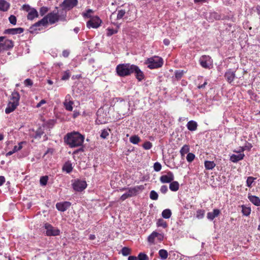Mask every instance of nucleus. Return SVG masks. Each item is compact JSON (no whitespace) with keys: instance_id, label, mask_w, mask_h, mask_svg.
I'll return each instance as SVG.
<instances>
[{"instance_id":"393cba45","label":"nucleus","mask_w":260,"mask_h":260,"mask_svg":"<svg viewBox=\"0 0 260 260\" xmlns=\"http://www.w3.org/2000/svg\"><path fill=\"white\" fill-rule=\"evenodd\" d=\"M169 188L173 191H176L179 189V184L177 181H172L170 182Z\"/></svg>"},{"instance_id":"f704fd0d","label":"nucleus","mask_w":260,"mask_h":260,"mask_svg":"<svg viewBox=\"0 0 260 260\" xmlns=\"http://www.w3.org/2000/svg\"><path fill=\"white\" fill-rule=\"evenodd\" d=\"M156 237V232H153L148 237V242L150 243H154V239Z\"/></svg>"},{"instance_id":"09e8293b","label":"nucleus","mask_w":260,"mask_h":260,"mask_svg":"<svg viewBox=\"0 0 260 260\" xmlns=\"http://www.w3.org/2000/svg\"><path fill=\"white\" fill-rule=\"evenodd\" d=\"M157 224L158 226H162L163 228H166L167 226L166 222L162 219H159Z\"/></svg>"},{"instance_id":"a18cd8bd","label":"nucleus","mask_w":260,"mask_h":260,"mask_svg":"<svg viewBox=\"0 0 260 260\" xmlns=\"http://www.w3.org/2000/svg\"><path fill=\"white\" fill-rule=\"evenodd\" d=\"M125 11L124 10H120L118 11L117 19H121L125 15Z\"/></svg>"},{"instance_id":"3c124183","label":"nucleus","mask_w":260,"mask_h":260,"mask_svg":"<svg viewBox=\"0 0 260 260\" xmlns=\"http://www.w3.org/2000/svg\"><path fill=\"white\" fill-rule=\"evenodd\" d=\"M48 11V8L46 7H42L40 9V15L43 16Z\"/></svg>"},{"instance_id":"2f4dec72","label":"nucleus","mask_w":260,"mask_h":260,"mask_svg":"<svg viewBox=\"0 0 260 260\" xmlns=\"http://www.w3.org/2000/svg\"><path fill=\"white\" fill-rule=\"evenodd\" d=\"M140 140V138L137 135L133 136L129 138L130 142L134 144H138Z\"/></svg>"},{"instance_id":"aec40b11","label":"nucleus","mask_w":260,"mask_h":260,"mask_svg":"<svg viewBox=\"0 0 260 260\" xmlns=\"http://www.w3.org/2000/svg\"><path fill=\"white\" fill-rule=\"evenodd\" d=\"M245 155L243 153L238 154H232L230 157V160L233 162H237L238 161L242 160Z\"/></svg>"},{"instance_id":"473e14b6","label":"nucleus","mask_w":260,"mask_h":260,"mask_svg":"<svg viewBox=\"0 0 260 260\" xmlns=\"http://www.w3.org/2000/svg\"><path fill=\"white\" fill-rule=\"evenodd\" d=\"M189 151V148L188 145H184L181 149L180 152L182 156H184V155L187 153Z\"/></svg>"},{"instance_id":"58836bf2","label":"nucleus","mask_w":260,"mask_h":260,"mask_svg":"<svg viewBox=\"0 0 260 260\" xmlns=\"http://www.w3.org/2000/svg\"><path fill=\"white\" fill-rule=\"evenodd\" d=\"M137 257L138 260H149L148 256L144 253H140Z\"/></svg>"},{"instance_id":"c03bdc74","label":"nucleus","mask_w":260,"mask_h":260,"mask_svg":"<svg viewBox=\"0 0 260 260\" xmlns=\"http://www.w3.org/2000/svg\"><path fill=\"white\" fill-rule=\"evenodd\" d=\"M48 180V177L47 176H43V177H41L40 180V184L42 185H46Z\"/></svg>"},{"instance_id":"4468645a","label":"nucleus","mask_w":260,"mask_h":260,"mask_svg":"<svg viewBox=\"0 0 260 260\" xmlns=\"http://www.w3.org/2000/svg\"><path fill=\"white\" fill-rule=\"evenodd\" d=\"M24 31V29L21 27L9 28L5 29L4 33L5 34L16 35L20 34Z\"/></svg>"},{"instance_id":"7ed1b4c3","label":"nucleus","mask_w":260,"mask_h":260,"mask_svg":"<svg viewBox=\"0 0 260 260\" xmlns=\"http://www.w3.org/2000/svg\"><path fill=\"white\" fill-rule=\"evenodd\" d=\"M133 66L134 64L129 63L119 64L116 68V73L120 77L127 76L132 74Z\"/></svg>"},{"instance_id":"a19ab883","label":"nucleus","mask_w":260,"mask_h":260,"mask_svg":"<svg viewBox=\"0 0 260 260\" xmlns=\"http://www.w3.org/2000/svg\"><path fill=\"white\" fill-rule=\"evenodd\" d=\"M152 147V144L149 141L145 142L143 145V147L145 150H149V149H151Z\"/></svg>"},{"instance_id":"bf43d9fd","label":"nucleus","mask_w":260,"mask_h":260,"mask_svg":"<svg viewBox=\"0 0 260 260\" xmlns=\"http://www.w3.org/2000/svg\"><path fill=\"white\" fill-rule=\"evenodd\" d=\"M156 238L159 241H162L164 239V236L157 232H156Z\"/></svg>"},{"instance_id":"6e6d98bb","label":"nucleus","mask_w":260,"mask_h":260,"mask_svg":"<svg viewBox=\"0 0 260 260\" xmlns=\"http://www.w3.org/2000/svg\"><path fill=\"white\" fill-rule=\"evenodd\" d=\"M204 211L202 210H199L197 211V217L202 218L204 216Z\"/></svg>"},{"instance_id":"72a5a7b5","label":"nucleus","mask_w":260,"mask_h":260,"mask_svg":"<svg viewBox=\"0 0 260 260\" xmlns=\"http://www.w3.org/2000/svg\"><path fill=\"white\" fill-rule=\"evenodd\" d=\"M73 170V167L71 163H66L63 167V170L67 173H70Z\"/></svg>"},{"instance_id":"dca6fc26","label":"nucleus","mask_w":260,"mask_h":260,"mask_svg":"<svg viewBox=\"0 0 260 260\" xmlns=\"http://www.w3.org/2000/svg\"><path fill=\"white\" fill-rule=\"evenodd\" d=\"M224 77L226 81L229 83H231L235 78V73L234 72H233L231 70H229L225 73Z\"/></svg>"},{"instance_id":"f3484780","label":"nucleus","mask_w":260,"mask_h":260,"mask_svg":"<svg viewBox=\"0 0 260 260\" xmlns=\"http://www.w3.org/2000/svg\"><path fill=\"white\" fill-rule=\"evenodd\" d=\"M18 105L19 104H18L17 103H15L14 102H9L8 104L7 107L5 110L6 113L9 114L11 112H13L16 109V108Z\"/></svg>"},{"instance_id":"603ef678","label":"nucleus","mask_w":260,"mask_h":260,"mask_svg":"<svg viewBox=\"0 0 260 260\" xmlns=\"http://www.w3.org/2000/svg\"><path fill=\"white\" fill-rule=\"evenodd\" d=\"M117 32V30H114L112 28H108L107 29V36H111L113 34H116Z\"/></svg>"},{"instance_id":"c85d7f7f","label":"nucleus","mask_w":260,"mask_h":260,"mask_svg":"<svg viewBox=\"0 0 260 260\" xmlns=\"http://www.w3.org/2000/svg\"><path fill=\"white\" fill-rule=\"evenodd\" d=\"M159 256L160 258L162 260H165L167 258L168 256V253L166 250L160 249L158 251Z\"/></svg>"},{"instance_id":"ddd939ff","label":"nucleus","mask_w":260,"mask_h":260,"mask_svg":"<svg viewBox=\"0 0 260 260\" xmlns=\"http://www.w3.org/2000/svg\"><path fill=\"white\" fill-rule=\"evenodd\" d=\"M174 176L172 172H168L167 175H162L160 177V181L162 183H170L173 181Z\"/></svg>"},{"instance_id":"f8f14e48","label":"nucleus","mask_w":260,"mask_h":260,"mask_svg":"<svg viewBox=\"0 0 260 260\" xmlns=\"http://www.w3.org/2000/svg\"><path fill=\"white\" fill-rule=\"evenodd\" d=\"M78 2V0H64L62 4V6L63 8L70 10L76 6Z\"/></svg>"},{"instance_id":"9d476101","label":"nucleus","mask_w":260,"mask_h":260,"mask_svg":"<svg viewBox=\"0 0 260 260\" xmlns=\"http://www.w3.org/2000/svg\"><path fill=\"white\" fill-rule=\"evenodd\" d=\"M4 40H5V39ZM13 47L14 42L12 40L7 39L0 42V50L1 52L4 50H9Z\"/></svg>"},{"instance_id":"e2e57ef3","label":"nucleus","mask_w":260,"mask_h":260,"mask_svg":"<svg viewBox=\"0 0 260 260\" xmlns=\"http://www.w3.org/2000/svg\"><path fill=\"white\" fill-rule=\"evenodd\" d=\"M5 182V178L4 176H0V186H2Z\"/></svg>"},{"instance_id":"b1692460","label":"nucleus","mask_w":260,"mask_h":260,"mask_svg":"<svg viewBox=\"0 0 260 260\" xmlns=\"http://www.w3.org/2000/svg\"><path fill=\"white\" fill-rule=\"evenodd\" d=\"M187 128L190 131H194L197 128V123L193 120H190L188 122L187 125Z\"/></svg>"},{"instance_id":"c9c22d12","label":"nucleus","mask_w":260,"mask_h":260,"mask_svg":"<svg viewBox=\"0 0 260 260\" xmlns=\"http://www.w3.org/2000/svg\"><path fill=\"white\" fill-rule=\"evenodd\" d=\"M131 250L127 247H124L121 249V253L124 256H127L131 253Z\"/></svg>"},{"instance_id":"79ce46f5","label":"nucleus","mask_w":260,"mask_h":260,"mask_svg":"<svg viewBox=\"0 0 260 260\" xmlns=\"http://www.w3.org/2000/svg\"><path fill=\"white\" fill-rule=\"evenodd\" d=\"M195 158V155L192 153H188L186 156V159L188 162H192Z\"/></svg>"},{"instance_id":"423d86ee","label":"nucleus","mask_w":260,"mask_h":260,"mask_svg":"<svg viewBox=\"0 0 260 260\" xmlns=\"http://www.w3.org/2000/svg\"><path fill=\"white\" fill-rule=\"evenodd\" d=\"M44 228L46 229V234L48 236H55L60 234V230L49 223H45Z\"/></svg>"},{"instance_id":"4d7b16f0","label":"nucleus","mask_w":260,"mask_h":260,"mask_svg":"<svg viewBox=\"0 0 260 260\" xmlns=\"http://www.w3.org/2000/svg\"><path fill=\"white\" fill-rule=\"evenodd\" d=\"M160 190L161 193L165 194L168 191V187L167 185H162L161 186Z\"/></svg>"},{"instance_id":"6e6552de","label":"nucleus","mask_w":260,"mask_h":260,"mask_svg":"<svg viewBox=\"0 0 260 260\" xmlns=\"http://www.w3.org/2000/svg\"><path fill=\"white\" fill-rule=\"evenodd\" d=\"M74 189L77 191H82L87 186V183L85 181L77 180L74 181L72 184Z\"/></svg>"},{"instance_id":"412c9836","label":"nucleus","mask_w":260,"mask_h":260,"mask_svg":"<svg viewBox=\"0 0 260 260\" xmlns=\"http://www.w3.org/2000/svg\"><path fill=\"white\" fill-rule=\"evenodd\" d=\"M248 198L249 200L255 206H260V199L258 197L248 194Z\"/></svg>"},{"instance_id":"f03ea898","label":"nucleus","mask_w":260,"mask_h":260,"mask_svg":"<svg viewBox=\"0 0 260 260\" xmlns=\"http://www.w3.org/2000/svg\"><path fill=\"white\" fill-rule=\"evenodd\" d=\"M59 20V15L57 12L53 11L48 13L46 16L43 17L41 20L35 23L30 27L31 31L37 30V27L41 25L45 26L48 22L51 24H54Z\"/></svg>"},{"instance_id":"20e7f679","label":"nucleus","mask_w":260,"mask_h":260,"mask_svg":"<svg viewBox=\"0 0 260 260\" xmlns=\"http://www.w3.org/2000/svg\"><path fill=\"white\" fill-rule=\"evenodd\" d=\"M163 63L164 61L162 58L157 56L147 58L144 62L150 69L159 68L162 67Z\"/></svg>"},{"instance_id":"8fccbe9b","label":"nucleus","mask_w":260,"mask_h":260,"mask_svg":"<svg viewBox=\"0 0 260 260\" xmlns=\"http://www.w3.org/2000/svg\"><path fill=\"white\" fill-rule=\"evenodd\" d=\"M91 13H93V11L91 9H88L86 12L84 13L83 15L84 17H87L89 18L90 19L91 17H92L93 16H91L90 14Z\"/></svg>"},{"instance_id":"ea45409f","label":"nucleus","mask_w":260,"mask_h":260,"mask_svg":"<svg viewBox=\"0 0 260 260\" xmlns=\"http://www.w3.org/2000/svg\"><path fill=\"white\" fill-rule=\"evenodd\" d=\"M255 179V178L253 177H248L246 180V185L248 187H251V184L253 183V181Z\"/></svg>"},{"instance_id":"e433bc0d","label":"nucleus","mask_w":260,"mask_h":260,"mask_svg":"<svg viewBox=\"0 0 260 260\" xmlns=\"http://www.w3.org/2000/svg\"><path fill=\"white\" fill-rule=\"evenodd\" d=\"M158 197V194L155 191L152 190L150 191V198L151 200H157Z\"/></svg>"},{"instance_id":"774afa93","label":"nucleus","mask_w":260,"mask_h":260,"mask_svg":"<svg viewBox=\"0 0 260 260\" xmlns=\"http://www.w3.org/2000/svg\"><path fill=\"white\" fill-rule=\"evenodd\" d=\"M128 260H138V257L135 256H129Z\"/></svg>"},{"instance_id":"6ab92c4d","label":"nucleus","mask_w":260,"mask_h":260,"mask_svg":"<svg viewBox=\"0 0 260 260\" xmlns=\"http://www.w3.org/2000/svg\"><path fill=\"white\" fill-rule=\"evenodd\" d=\"M39 16L38 12L37 10L34 8L30 9V11L28 13L27 18L28 20H32L35 18Z\"/></svg>"},{"instance_id":"338daca9","label":"nucleus","mask_w":260,"mask_h":260,"mask_svg":"<svg viewBox=\"0 0 260 260\" xmlns=\"http://www.w3.org/2000/svg\"><path fill=\"white\" fill-rule=\"evenodd\" d=\"M164 43L165 45L168 46L170 44V41L168 39H165L164 40Z\"/></svg>"},{"instance_id":"c756f323","label":"nucleus","mask_w":260,"mask_h":260,"mask_svg":"<svg viewBox=\"0 0 260 260\" xmlns=\"http://www.w3.org/2000/svg\"><path fill=\"white\" fill-rule=\"evenodd\" d=\"M161 215L164 218L168 219L171 217L172 212L170 209H167L162 212Z\"/></svg>"},{"instance_id":"5fc2aeb1","label":"nucleus","mask_w":260,"mask_h":260,"mask_svg":"<svg viewBox=\"0 0 260 260\" xmlns=\"http://www.w3.org/2000/svg\"><path fill=\"white\" fill-rule=\"evenodd\" d=\"M32 84V81L29 79H27L24 81V84L26 86H31Z\"/></svg>"},{"instance_id":"bb28decb","label":"nucleus","mask_w":260,"mask_h":260,"mask_svg":"<svg viewBox=\"0 0 260 260\" xmlns=\"http://www.w3.org/2000/svg\"><path fill=\"white\" fill-rule=\"evenodd\" d=\"M74 102L73 101L68 102L66 99L63 103L64 106L66 109L69 111H72L73 110V105Z\"/></svg>"},{"instance_id":"864d4df0","label":"nucleus","mask_w":260,"mask_h":260,"mask_svg":"<svg viewBox=\"0 0 260 260\" xmlns=\"http://www.w3.org/2000/svg\"><path fill=\"white\" fill-rule=\"evenodd\" d=\"M43 132L42 131L41 129H38L36 132V134H35V138H40L41 137V136L43 134Z\"/></svg>"},{"instance_id":"1a4fd4ad","label":"nucleus","mask_w":260,"mask_h":260,"mask_svg":"<svg viewBox=\"0 0 260 260\" xmlns=\"http://www.w3.org/2000/svg\"><path fill=\"white\" fill-rule=\"evenodd\" d=\"M200 64L203 68H210L212 64V60L209 56L203 55L200 59Z\"/></svg>"},{"instance_id":"69168bd1","label":"nucleus","mask_w":260,"mask_h":260,"mask_svg":"<svg viewBox=\"0 0 260 260\" xmlns=\"http://www.w3.org/2000/svg\"><path fill=\"white\" fill-rule=\"evenodd\" d=\"M207 84H208L207 81H205L204 82V83L203 84L200 85H199V86H198V88H205V87L206 85Z\"/></svg>"},{"instance_id":"5701e85b","label":"nucleus","mask_w":260,"mask_h":260,"mask_svg":"<svg viewBox=\"0 0 260 260\" xmlns=\"http://www.w3.org/2000/svg\"><path fill=\"white\" fill-rule=\"evenodd\" d=\"M20 94L17 91H14L12 93L10 101L14 103H17L18 104H19V102L20 100Z\"/></svg>"},{"instance_id":"052dcab7","label":"nucleus","mask_w":260,"mask_h":260,"mask_svg":"<svg viewBox=\"0 0 260 260\" xmlns=\"http://www.w3.org/2000/svg\"><path fill=\"white\" fill-rule=\"evenodd\" d=\"M70 54V51L68 50H64L62 51V55L64 57H68Z\"/></svg>"},{"instance_id":"4be33fe9","label":"nucleus","mask_w":260,"mask_h":260,"mask_svg":"<svg viewBox=\"0 0 260 260\" xmlns=\"http://www.w3.org/2000/svg\"><path fill=\"white\" fill-rule=\"evenodd\" d=\"M10 4L5 0H0V10L6 12L10 8Z\"/></svg>"},{"instance_id":"49530a36","label":"nucleus","mask_w":260,"mask_h":260,"mask_svg":"<svg viewBox=\"0 0 260 260\" xmlns=\"http://www.w3.org/2000/svg\"><path fill=\"white\" fill-rule=\"evenodd\" d=\"M9 20L10 22L13 25H15L16 24L17 18L14 15H11L9 17Z\"/></svg>"},{"instance_id":"cd10ccee","label":"nucleus","mask_w":260,"mask_h":260,"mask_svg":"<svg viewBox=\"0 0 260 260\" xmlns=\"http://www.w3.org/2000/svg\"><path fill=\"white\" fill-rule=\"evenodd\" d=\"M242 208V212L243 215L248 216L250 215L251 213V208L250 207H246V206L243 205L241 206Z\"/></svg>"},{"instance_id":"2eb2a0df","label":"nucleus","mask_w":260,"mask_h":260,"mask_svg":"<svg viewBox=\"0 0 260 260\" xmlns=\"http://www.w3.org/2000/svg\"><path fill=\"white\" fill-rule=\"evenodd\" d=\"M71 206V203L69 202H64L57 203L56 204V208L61 212L65 211L69 208Z\"/></svg>"},{"instance_id":"a878e982","label":"nucleus","mask_w":260,"mask_h":260,"mask_svg":"<svg viewBox=\"0 0 260 260\" xmlns=\"http://www.w3.org/2000/svg\"><path fill=\"white\" fill-rule=\"evenodd\" d=\"M204 165L206 170H212L216 166L214 161L208 160H206Z\"/></svg>"},{"instance_id":"f257e3e1","label":"nucleus","mask_w":260,"mask_h":260,"mask_svg":"<svg viewBox=\"0 0 260 260\" xmlns=\"http://www.w3.org/2000/svg\"><path fill=\"white\" fill-rule=\"evenodd\" d=\"M84 140V136L76 132L68 133L64 137V142L71 148L82 146Z\"/></svg>"},{"instance_id":"37998d69","label":"nucleus","mask_w":260,"mask_h":260,"mask_svg":"<svg viewBox=\"0 0 260 260\" xmlns=\"http://www.w3.org/2000/svg\"><path fill=\"white\" fill-rule=\"evenodd\" d=\"M70 77V73L69 71L68 70V71H66V72H64L63 73V74L62 76L61 79L62 80H67L69 79Z\"/></svg>"},{"instance_id":"0e129e2a","label":"nucleus","mask_w":260,"mask_h":260,"mask_svg":"<svg viewBox=\"0 0 260 260\" xmlns=\"http://www.w3.org/2000/svg\"><path fill=\"white\" fill-rule=\"evenodd\" d=\"M26 144V142L25 141H22V142H20L19 144H18V149H19V150H21L22 148V144Z\"/></svg>"},{"instance_id":"a211bd4d","label":"nucleus","mask_w":260,"mask_h":260,"mask_svg":"<svg viewBox=\"0 0 260 260\" xmlns=\"http://www.w3.org/2000/svg\"><path fill=\"white\" fill-rule=\"evenodd\" d=\"M220 213V211L217 209H214L213 212H208L207 215V218L213 220L215 217H217Z\"/></svg>"},{"instance_id":"680f3d73","label":"nucleus","mask_w":260,"mask_h":260,"mask_svg":"<svg viewBox=\"0 0 260 260\" xmlns=\"http://www.w3.org/2000/svg\"><path fill=\"white\" fill-rule=\"evenodd\" d=\"M46 103V101L45 100H42L39 103L37 104L36 107L39 108L43 104H44Z\"/></svg>"},{"instance_id":"4c0bfd02","label":"nucleus","mask_w":260,"mask_h":260,"mask_svg":"<svg viewBox=\"0 0 260 260\" xmlns=\"http://www.w3.org/2000/svg\"><path fill=\"white\" fill-rule=\"evenodd\" d=\"M109 131H110V129H104L102 130L100 135L101 137L103 139H106L109 136Z\"/></svg>"},{"instance_id":"7c9ffc66","label":"nucleus","mask_w":260,"mask_h":260,"mask_svg":"<svg viewBox=\"0 0 260 260\" xmlns=\"http://www.w3.org/2000/svg\"><path fill=\"white\" fill-rule=\"evenodd\" d=\"M184 72L183 70H177L175 72V78L177 80H180L184 75Z\"/></svg>"},{"instance_id":"39448f33","label":"nucleus","mask_w":260,"mask_h":260,"mask_svg":"<svg viewBox=\"0 0 260 260\" xmlns=\"http://www.w3.org/2000/svg\"><path fill=\"white\" fill-rule=\"evenodd\" d=\"M143 189L142 186H137L133 188H129L128 189V191L123 194H122L120 199L122 201H124L126 199L133 196H136L140 190Z\"/></svg>"},{"instance_id":"13d9d810","label":"nucleus","mask_w":260,"mask_h":260,"mask_svg":"<svg viewBox=\"0 0 260 260\" xmlns=\"http://www.w3.org/2000/svg\"><path fill=\"white\" fill-rule=\"evenodd\" d=\"M31 8L28 5H23L22 6V9L28 13L30 11Z\"/></svg>"},{"instance_id":"0eeeda50","label":"nucleus","mask_w":260,"mask_h":260,"mask_svg":"<svg viewBox=\"0 0 260 260\" xmlns=\"http://www.w3.org/2000/svg\"><path fill=\"white\" fill-rule=\"evenodd\" d=\"M102 20L98 16H93L87 22L86 25L89 28H97L101 24Z\"/></svg>"},{"instance_id":"9b49d317","label":"nucleus","mask_w":260,"mask_h":260,"mask_svg":"<svg viewBox=\"0 0 260 260\" xmlns=\"http://www.w3.org/2000/svg\"><path fill=\"white\" fill-rule=\"evenodd\" d=\"M132 73H135L136 78L139 81H141L144 79L145 76L143 72L136 65L134 64Z\"/></svg>"},{"instance_id":"de8ad7c7","label":"nucleus","mask_w":260,"mask_h":260,"mask_svg":"<svg viewBox=\"0 0 260 260\" xmlns=\"http://www.w3.org/2000/svg\"><path fill=\"white\" fill-rule=\"evenodd\" d=\"M153 168L155 171L158 172L161 169V165L159 162H156L154 164Z\"/></svg>"}]
</instances>
